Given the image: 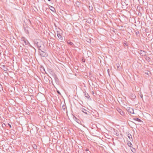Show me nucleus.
I'll return each instance as SVG.
<instances>
[{"mask_svg":"<svg viewBox=\"0 0 153 153\" xmlns=\"http://www.w3.org/2000/svg\"><path fill=\"white\" fill-rule=\"evenodd\" d=\"M36 45L39 51L44 50H45V47L44 45L42 42H37L36 44Z\"/></svg>","mask_w":153,"mask_h":153,"instance_id":"1","label":"nucleus"},{"mask_svg":"<svg viewBox=\"0 0 153 153\" xmlns=\"http://www.w3.org/2000/svg\"><path fill=\"white\" fill-rule=\"evenodd\" d=\"M39 53L40 56H41L46 57L48 56V54L45 50L39 51Z\"/></svg>","mask_w":153,"mask_h":153,"instance_id":"2","label":"nucleus"},{"mask_svg":"<svg viewBox=\"0 0 153 153\" xmlns=\"http://www.w3.org/2000/svg\"><path fill=\"white\" fill-rule=\"evenodd\" d=\"M48 72L50 75L52 76L53 77L56 75V74L54 71L51 69L48 68Z\"/></svg>","mask_w":153,"mask_h":153,"instance_id":"3","label":"nucleus"},{"mask_svg":"<svg viewBox=\"0 0 153 153\" xmlns=\"http://www.w3.org/2000/svg\"><path fill=\"white\" fill-rule=\"evenodd\" d=\"M53 77L54 79L56 84L57 85H59V81L58 78L57 77V76L56 75L53 76Z\"/></svg>","mask_w":153,"mask_h":153,"instance_id":"4","label":"nucleus"},{"mask_svg":"<svg viewBox=\"0 0 153 153\" xmlns=\"http://www.w3.org/2000/svg\"><path fill=\"white\" fill-rule=\"evenodd\" d=\"M127 110L128 113H130L131 114H134V110L132 108L128 107L127 108Z\"/></svg>","mask_w":153,"mask_h":153,"instance_id":"5","label":"nucleus"},{"mask_svg":"<svg viewBox=\"0 0 153 153\" xmlns=\"http://www.w3.org/2000/svg\"><path fill=\"white\" fill-rule=\"evenodd\" d=\"M140 55L142 56H146V52L144 51L141 50L140 51Z\"/></svg>","mask_w":153,"mask_h":153,"instance_id":"6","label":"nucleus"},{"mask_svg":"<svg viewBox=\"0 0 153 153\" xmlns=\"http://www.w3.org/2000/svg\"><path fill=\"white\" fill-rule=\"evenodd\" d=\"M1 68L4 71H8L7 68L6 67L5 65H1Z\"/></svg>","mask_w":153,"mask_h":153,"instance_id":"7","label":"nucleus"},{"mask_svg":"<svg viewBox=\"0 0 153 153\" xmlns=\"http://www.w3.org/2000/svg\"><path fill=\"white\" fill-rule=\"evenodd\" d=\"M81 110L82 112H83V113L86 114H88V113H89V112L87 110L85 109L82 108L81 109Z\"/></svg>","mask_w":153,"mask_h":153,"instance_id":"8","label":"nucleus"},{"mask_svg":"<svg viewBox=\"0 0 153 153\" xmlns=\"http://www.w3.org/2000/svg\"><path fill=\"white\" fill-rule=\"evenodd\" d=\"M114 132L113 133L115 135L118 136L119 135V132L118 131L115 130V129H114Z\"/></svg>","mask_w":153,"mask_h":153,"instance_id":"9","label":"nucleus"},{"mask_svg":"<svg viewBox=\"0 0 153 153\" xmlns=\"http://www.w3.org/2000/svg\"><path fill=\"white\" fill-rule=\"evenodd\" d=\"M57 36L59 39H61V40H63V37L62 36L60 35V33H57Z\"/></svg>","mask_w":153,"mask_h":153,"instance_id":"10","label":"nucleus"},{"mask_svg":"<svg viewBox=\"0 0 153 153\" xmlns=\"http://www.w3.org/2000/svg\"><path fill=\"white\" fill-rule=\"evenodd\" d=\"M117 111L121 115L123 116L124 114V113L121 109H119Z\"/></svg>","mask_w":153,"mask_h":153,"instance_id":"11","label":"nucleus"},{"mask_svg":"<svg viewBox=\"0 0 153 153\" xmlns=\"http://www.w3.org/2000/svg\"><path fill=\"white\" fill-rule=\"evenodd\" d=\"M67 43L68 44L70 45L72 47H74L75 46L70 41H68Z\"/></svg>","mask_w":153,"mask_h":153,"instance_id":"12","label":"nucleus"},{"mask_svg":"<svg viewBox=\"0 0 153 153\" xmlns=\"http://www.w3.org/2000/svg\"><path fill=\"white\" fill-rule=\"evenodd\" d=\"M28 28L29 27H26L24 28V30L25 31V32L27 33H29V31H28Z\"/></svg>","mask_w":153,"mask_h":153,"instance_id":"13","label":"nucleus"},{"mask_svg":"<svg viewBox=\"0 0 153 153\" xmlns=\"http://www.w3.org/2000/svg\"><path fill=\"white\" fill-rule=\"evenodd\" d=\"M84 95L85 97H86L87 99H88L90 98V96L88 95V94L86 92H85L84 93Z\"/></svg>","mask_w":153,"mask_h":153,"instance_id":"14","label":"nucleus"},{"mask_svg":"<svg viewBox=\"0 0 153 153\" xmlns=\"http://www.w3.org/2000/svg\"><path fill=\"white\" fill-rule=\"evenodd\" d=\"M23 41L24 42L25 45H28L29 44V42L26 39H24Z\"/></svg>","mask_w":153,"mask_h":153,"instance_id":"15","label":"nucleus"},{"mask_svg":"<svg viewBox=\"0 0 153 153\" xmlns=\"http://www.w3.org/2000/svg\"><path fill=\"white\" fill-rule=\"evenodd\" d=\"M145 73L146 74L149 75V74H151V72L150 71H148V70H146L145 71Z\"/></svg>","mask_w":153,"mask_h":153,"instance_id":"16","label":"nucleus"},{"mask_svg":"<svg viewBox=\"0 0 153 153\" xmlns=\"http://www.w3.org/2000/svg\"><path fill=\"white\" fill-rule=\"evenodd\" d=\"M32 147L33 148L35 149H36L37 148V146L35 144H33L32 145Z\"/></svg>","mask_w":153,"mask_h":153,"instance_id":"17","label":"nucleus"},{"mask_svg":"<svg viewBox=\"0 0 153 153\" xmlns=\"http://www.w3.org/2000/svg\"><path fill=\"white\" fill-rule=\"evenodd\" d=\"M51 8H50V9L53 12H54L55 11V8L52 6H50Z\"/></svg>","mask_w":153,"mask_h":153,"instance_id":"18","label":"nucleus"},{"mask_svg":"<svg viewBox=\"0 0 153 153\" xmlns=\"http://www.w3.org/2000/svg\"><path fill=\"white\" fill-rule=\"evenodd\" d=\"M134 120H135L139 122H142V121L139 118H134Z\"/></svg>","mask_w":153,"mask_h":153,"instance_id":"19","label":"nucleus"},{"mask_svg":"<svg viewBox=\"0 0 153 153\" xmlns=\"http://www.w3.org/2000/svg\"><path fill=\"white\" fill-rule=\"evenodd\" d=\"M150 58L148 56H146V59L148 62H149L150 61Z\"/></svg>","mask_w":153,"mask_h":153,"instance_id":"20","label":"nucleus"},{"mask_svg":"<svg viewBox=\"0 0 153 153\" xmlns=\"http://www.w3.org/2000/svg\"><path fill=\"white\" fill-rule=\"evenodd\" d=\"M129 139L131 140L132 139V136L130 134H128L127 135Z\"/></svg>","mask_w":153,"mask_h":153,"instance_id":"21","label":"nucleus"},{"mask_svg":"<svg viewBox=\"0 0 153 153\" xmlns=\"http://www.w3.org/2000/svg\"><path fill=\"white\" fill-rule=\"evenodd\" d=\"M127 144L129 147H132V144L129 141L127 143Z\"/></svg>","mask_w":153,"mask_h":153,"instance_id":"22","label":"nucleus"},{"mask_svg":"<svg viewBox=\"0 0 153 153\" xmlns=\"http://www.w3.org/2000/svg\"><path fill=\"white\" fill-rule=\"evenodd\" d=\"M66 108V106L65 105H63L62 106V109L64 110L65 111Z\"/></svg>","mask_w":153,"mask_h":153,"instance_id":"23","label":"nucleus"},{"mask_svg":"<svg viewBox=\"0 0 153 153\" xmlns=\"http://www.w3.org/2000/svg\"><path fill=\"white\" fill-rule=\"evenodd\" d=\"M89 9L90 10H92L93 9V8L92 7H90L89 6Z\"/></svg>","mask_w":153,"mask_h":153,"instance_id":"24","label":"nucleus"},{"mask_svg":"<svg viewBox=\"0 0 153 153\" xmlns=\"http://www.w3.org/2000/svg\"><path fill=\"white\" fill-rule=\"evenodd\" d=\"M56 92H57L58 93V94H60V95H61V93L59 91V90H56Z\"/></svg>","mask_w":153,"mask_h":153,"instance_id":"25","label":"nucleus"},{"mask_svg":"<svg viewBox=\"0 0 153 153\" xmlns=\"http://www.w3.org/2000/svg\"><path fill=\"white\" fill-rule=\"evenodd\" d=\"M117 69H118V70H119V69H120V65H119V64H118V65H117Z\"/></svg>","mask_w":153,"mask_h":153,"instance_id":"26","label":"nucleus"},{"mask_svg":"<svg viewBox=\"0 0 153 153\" xmlns=\"http://www.w3.org/2000/svg\"><path fill=\"white\" fill-rule=\"evenodd\" d=\"M123 44L124 47H125L126 46H127L128 45L126 44V43L124 42L123 43Z\"/></svg>","mask_w":153,"mask_h":153,"instance_id":"27","label":"nucleus"},{"mask_svg":"<svg viewBox=\"0 0 153 153\" xmlns=\"http://www.w3.org/2000/svg\"><path fill=\"white\" fill-rule=\"evenodd\" d=\"M59 31L57 30L56 31L57 34V33H60V31L61 30L60 29L59 30Z\"/></svg>","mask_w":153,"mask_h":153,"instance_id":"28","label":"nucleus"},{"mask_svg":"<svg viewBox=\"0 0 153 153\" xmlns=\"http://www.w3.org/2000/svg\"><path fill=\"white\" fill-rule=\"evenodd\" d=\"M82 61L83 62H85V59H83L82 60Z\"/></svg>","mask_w":153,"mask_h":153,"instance_id":"29","label":"nucleus"},{"mask_svg":"<svg viewBox=\"0 0 153 153\" xmlns=\"http://www.w3.org/2000/svg\"><path fill=\"white\" fill-rule=\"evenodd\" d=\"M131 151H132V152H133L134 153V151H135V149L134 148H133V150H131Z\"/></svg>","mask_w":153,"mask_h":153,"instance_id":"30","label":"nucleus"},{"mask_svg":"<svg viewBox=\"0 0 153 153\" xmlns=\"http://www.w3.org/2000/svg\"><path fill=\"white\" fill-rule=\"evenodd\" d=\"M91 41V40L90 39H89L87 41L88 42H90Z\"/></svg>","mask_w":153,"mask_h":153,"instance_id":"31","label":"nucleus"},{"mask_svg":"<svg viewBox=\"0 0 153 153\" xmlns=\"http://www.w3.org/2000/svg\"><path fill=\"white\" fill-rule=\"evenodd\" d=\"M8 125L10 127V128H11V125L9 124V123H8Z\"/></svg>","mask_w":153,"mask_h":153,"instance_id":"32","label":"nucleus"},{"mask_svg":"<svg viewBox=\"0 0 153 153\" xmlns=\"http://www.w3.org/2000/svg\"><path fill=\"white\" fill-rule=\"evenodd\" d=\"M138 33H139V32H138V31L137 32H136V35L137 36V35H138Z\"/></svg>","mask_w":153,"mask_h":153,"instance_id":"33","label":"nucleus"},{"mask_svg":"<svg viewBox=\"0 0 153 153\" xmlns=\"http://www.w3.org/2000/svg\"><path fill=\"white\" fill-rule=\"evenodd\" d=\"M86 151H89V149H86L85 150Z\"/></svg>","mask_w":153,"mask_h":153,"instance_id":"34","label":"nucleus"},{"mask_svg":"<svg viewBox=\"0 0 153 153\" xmlns=\"http://www.w3.org/2000/svg\"><path fill=\"white\" fill-rule=\"evenodd\" d=\"M140 96L141 98H143V95H142V94L141 95H140Z\"/></svg>","mask_w":153,"mask_h":153,"instance_id":"35","label":"nucleus"},{"mask_svg":"<svg viewBox=\"0 0 153 153\" xmlns=\"http://www.w3.org/2000/svg\"><path fill=\"white\" fill-rule=\"evenodd\" d=\"M77 2V3H78V4H80V3L78 1Z\"/></svg>","mask_w":153,"mask_h":153,"instance_id":"36","label":"nucleus"},{"mask_svg":"<svg viewBox=\"0 0 153 153\" xmlns=\"http://www.w3.org/2000/svg\"><path fill=\"white\" fill-rule=\"evenodd\" d=\"M48 1H50L51 0H48Z\"/></svg>","mask_w":153,"mask_h":153,"instance_id":"37","label":"nucleus"}]
</instances>
